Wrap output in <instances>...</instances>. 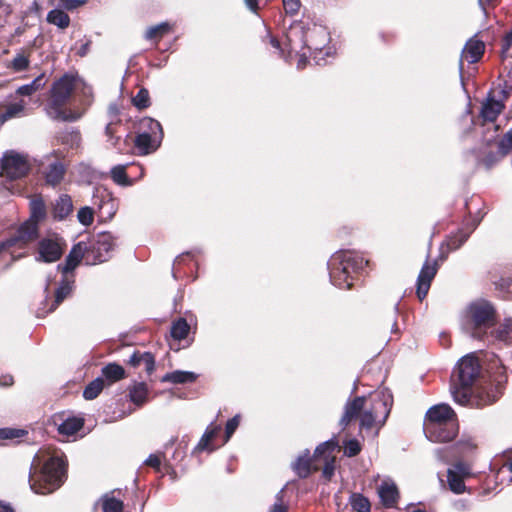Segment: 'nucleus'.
<instances>
[{
	"mask_svg": "<svg viewBox=\"0 0 512 512\" xmlns=\"http://www.w3.org/2000/svg\"><path fill=\"white\" fill-rule=\"evenodd\" d=\"M75 86V78L65 74L51 88V99L46 107L47 115L57 121L73 122L80 118L79 114L65 108Z\"/></svg>",
	"mask_w": 512,
	"mask_h": 512,
	"instance_id": "obj_5",
	"label": "nucleus"
},
{
	"mask_svg": "<svg viewBox=\"0 0 512 512\" xmlns=\"http://www.w3.org/2000/svg\"><path fill=\"white\" fill-rule=\"evenodd\" d=\"M26 432L21 429L2 428L0 429V440L20 438Z\"/></svg>",
	"mask_w": 512,
	"mask_h": 512,
	"instance_id": "obj_48",
	"label": "nucleus"
},
{
	"mask_svg": "<svg viewBox=\"0 0 512 512\" xmlns=\"http://www.w3.org/2000/svg\"><path fill=\"white\" fill-rule=\"evenodd\" d=\"M458 432V425L456 421H448V423L440 424L436 437L426 435L427 439L431 442H448L454 439Z\"/></svg>",
	"mask_w": 512,
	"mask_h": 512,
	"instance_id": "obj_22",
	"label": "nucleus"
},
{
	"mask_svg": "<svg viewBox=\"0 0 512 512\" xmlns=\"http://www.w3.org/2000/svg\"><path fill=\"white\" fill-rule=\"evenodd\" d=\"M448 471H455L456 475H461L463 478L470 475L469 466L464 463H457L453 466V468L448 469Z\"/></svg>",
	"mask_w": 512,
	"mask_h": 512,
	"instance_id": "obj_61",
	"label": "nucleus"
},
{
	"mask_svg": "<svg viewBox=\"0 0 512 512\" xmlns=\"http://www.w3.org/2000/svg\"><path fill=\"white\" fill-rule=\"evenodd\" d=\"M88 248L87 264L95 265L109 259L114 247V239L110 233H100L86 242Z\"/></svg>",
	"mask_w": 512,
	"mask_h": 512,
	"instance_id": "obj_9",
	"label": "nucleus"
},
{
	"mask_svg": "<svg viewBox=\"0 0 512 512\" xmlns=\"http://www.w3.org/2000/svg\"><path fill=\"white\" fill-rule=\"evenodd\" d=\"M87 249L86 242L83 241L74 245L66 257L65 264L59 265L58 269H61L63 274H67L73 271L82 259L87 263Z\"/></svg>",
	"mask_w": 512,
	"mask_h": 512,
	"instance_id": "obj_16",
	"label": "nucleus"
},
{
	"mask_svg": "<svg viewBox=\"0 0 512 512\" xmlns=\"http://www.w3.org/2000/svg\"><path fill=\"white\" fill-rule=\"evenodd\" d=\"M170 30V25L167 22H162L155 26L149 27L145 32V39L159 40Z\"/></svg>",
	"mask_w": 512,
	"mask_h": 512,
	"instance_id": "obj_40",
	"label": "nucleus"
},
{
	"mask_svg": "<svg viewBox=\"0 0 512 512\" xmlns=\"http://www.w3.org/2000/svg\"><path fill=\"white\" fill-rule=\"evenodd\" d=\"M512 149V137L506 133L499 142V152L502 156L506 155Z\"/></svg>",
	"mask_w": 512,
	"mask_h": 512,
	"instance_id": "obj_57",
	"label": "nucleus"
},
{
	"mask_svg": "<svg viewBox=\"0 0 512 512\" xmlns=\"http://www.w3.org/2000/svg\"><path fill=\"white\" fill-rule=\"evenodd\" d=\"M368 261L352 251H338L334 253L329 262V275L333 285L349 289L352 286V274L362 270Z\"/></svg>",
	"mask_w": 512,
	"mask_h": 512,
	"instance_id": "obj_4",
	"label": "nucleus"
},
{
	"mask_svg": "<svg viewBox=\"0 0 512 512\" xmlns=\"http://www.w3.org/2000/svg\"><path fill=\"white\" fill-rule=\"evenodd\" d=\"M148 390L144 383H136L129 389L130 400L137 406L146 402Z\"/></svg>",
	"mask_w": 512,
	"mask_h": 512,
	"instance_id": "obj_36",
	"label": "nucleus"
},
{
	"mask_svg": "<svg viewBox=\"0 0 512 512\" xmlns=\"http://www.w3.org/2000/svg\"><path fill=\"white\" fill-rule=\"evenodd\" d=\"M480 371L481 366L476 355L469 353L458 361L453 373V382L458 381L460 385L472 386Z\"/></svg>",
	"mask_w": 512,
	"mask_h": 512,
	"instance_id": "obj_10",
	"label": "nucleus"
},
{
	"mask_svg": "<svg viewBox=\"0 0 512 512\" xmlns=\"http://www.w3.org/2000/svg\"><path fill=\"white\" fill-rule=\"evenodd\" d=\"M282 493V490L278 492L277 502L271 507V509L268 512H287L288 507L283 503Z\"/></svg>",
	"mask_w": 512,
	"mask_h": 512,
	"instance_id": "obj_59",
	"label": "nucleus"
},
{
	"mask_svg": "<svg viewBox=\"0 0 512 512\" xmlns=\"http://www.w3.org/2000/svg\"><path fill=\"white\" fill-rule=\"evenodd\" d=\"M292 469L300 478H307L311 473L310 452L306 449L303 454L299 455L292 463Z\"/></svg>",
	"mask_w": 512,
	"mask_h": 512,
	"instance_id": "obj_24",
	"label": "nucleus"
},
{
	"mask_svg": "<svg viewBox=\"0 0 512 512\" xmlns=\"http://www.w3.org/2000/svg\"><path fill=\"white\" fill-rule=\"evenodd\" d=\"M104 388V381L102 378L98 377L91 381L84 389L83 391V397L86 400H93L95 399L100 392Z\"/></svg>",
	"mask_w": 512,
	"mask_h": 512,
	"instance_id": "obj_39",
	"label": "nucleus"
},
{
	"mask_svg": "<svg viewBox=\"0 0 512 512\" xmlns=\"http://www.w3.org/2000/svg\"><path fill=\"white\" fill-rule=\"evenodd\" d=\"M197 375L190 371L175 370L165 374L161 381L173 384L192 383L196 380Z\"/></svg>",
	"mask_w": 512,
	"mask_h": 512,
	"instance_id": "obj_26",
	"label": "nucleus"
},
{
	"mask_svg": "<svg viewBox=\"0 0 512 512\" xmlns=\"http://www.w3.org/2000/svg\"><path fill=\"white\" fill-rule=\"evenodd\" d=\"M83 419L77 417H69L58 425V432L61 435L71 436L83 427Z\"/></svg>",
	"mask_w": 512,
	"mask_h": 512,
	"instance_id": "obj_29",
	"label": "nucleus"
},
{
	"mask_svg": "<svg viewBox=\"0 0 512 512\" xmlns=\"http://www.w3.org/2000/svg\"><path fill=\"white\" fill-rule=\"evenodd\" d=\"M458 447L461 452H468L476 448V444L474 443L473 439L468 437L461 439L458 442Z\"/></svg>",
	"mask_w": 512,
	"mask_h": 512,
	"instance_id": "obj_60",
	"label": "nucleus"
},
{
	"mask_svg": "<svg viewBox=\"0 0 512 512\" xmlns=\"http://www.w3.org/2000/svg\"><path fill=\"white\" fill-rule=\"evenodd\" d=\"M66 477L64 453L50 447L41 448L31 464L29 483L37 494H48L58 489Z\"/></svg>",
	"mask_w": 512,
	"mask_h": 512,
	"instance_id": "obj_2",
	"label": "nucleus"
},
{
	"mask_svg": "<svg viewBox=\"0 0 512 512\" xmlns=\"http://www.w3.org/2000/svg\"><path fill=\"white\" fill-rule=\"evenodd\" d=\"M470 231H459L456 235L451 236L447 240V248L449 251H454L460 248L468 239Z\"/></svg>",
	"mask_w": 512,
	"mask_h": 512,
	"instance_id": "obj_45",
	"label": "nucleus"
},
{
	"mask_svg": "<svg viewBox=\"0 0 512 512\" xmlns=\"http://www.w3.org/2000/svg\"><path fill=\"white\" fill-rule=\"evenodd\" d=\"M163 458H165V454L163 452L156 453V454H150L147 457V459L144 461V463L147 466H150V467L154 468L155 470L159 471Z\"/></svg>",
	"mask_w": 512,
	"mask_h": 512,
	"instance_id": "obj_49",
	"label": "nucleus"
},
{
	"mask_svg": "<svg viewBox=\"0 0 512 512\" xmlns=\"http://www.w3.org/2000/svg\"><path fill=\"white\" fill-rule=\"evenodd\" d=\"M189 332L190 325L185 318H179L172 323L170 333L173 339L183 340L188 336Z\"/></svg>",
	"mask_w": 512,
	"mask_h": 512,
	"instance_id": "obj_35",
	"label": "nucleus"
},
{
	"mask_svg": "<svg viewBox=\"0 0 512 512\" xmlns=\"http://www.w3.org/2000/svg\"><path fill=\"white\" fill-rule=\"evenodd\" d=\"M504 107L505 105L502 100H496L488 96L486 101L482 104L481 116L485 121L493 122L503 111Z\"/></svg>",
	"mask_w": 512,
	"mask_h": 512,
	"instance_id": "obj_21",
	"label": "nucleus"
},
{
	"mask_svg": "<svg viewBox=\"0 0 512 512\" xmlns=\"http://www.w3.org/2000/svg\"><path fill=\"white\" fill-rule=\"evenodd\" d=\"M245 7L254 15H259V11L265 4L264 0H243Z\"/></svg>",
	"mask_w": 512,
	"mask_h": 512,
	"instance_id": "obj_51",
	"label": "nucleus"
},
{
	"mask_svg": "<svg viewBox=\"0 0 512 512\" xmlns=\"http://www.w3.org/2000/svg\"><path fill=\"white\" fill-rule=\"evenodd\" d=\"M495 318V309L490 302L478 299L471 302L465 311L464 329L472 337L481 336V330L486 329L493 324Z\"/></svg>",
	"mask_w": 512,
	"mask_h": 512,
	"instance_id": "obj_7",
	"label": "nucleus"
},
{
	"mask_svg": "<svg viewBox=\"0 0 512 512\" xmlns=\"http://www.w3.org/2000/svg\"><path fill=\"white\" fill-rule=\"evenodd\" d=\"M511 46H512V30L509 31L503 39L502 49H501L502 55H506V53L511 48Z\"/></svg>",
	"mask_w": 512,
	"mask_h": 512,
	"instance_id": "obj_62",
	"label": "nucleus"
},
{
	"mask_svg": "<svg viewBox=\"0 0 512 512\" xmlns=\"http://www.w3.org/2000/svg\"><path fill=\"white\" fill-rule=\"evenodd\" d=\"M46 84L45 74H41L36 77L31 83L20 86L16 90V94L21 96H29L36 91L42 89Z\"/></svg>",
	"mask_w": 512,
	"mask_h": 512,
	"instance_id": "obj_33",
	"label": "nucleus"
},
{
	"mask_svg": "<svg viewBox=\"0 0 512 512\" xmlns=\"http://www.w3.org/2000/svg\"><path fill=\"white\" fill-rule=\"evenodd\" d=\"M38 236V226L33 221L23 223L14 235L8 238L11 247L23 248L28 243L36 240Z\"/></svg>",
	"mask_w": 512,
	"mask_h": 512,
	"instance_id": "obj_14",
	"label": "nucleus"
},
{
	"mask_svg": "<svg viewBox=\"0 0 512 512\" xmlns=\"http://www.w3.org/2000/svg\"><path fill=\"white\" fill-rule=\"evenodd\" d=\"M46 20L49 24L60 29H66L70 25L69 15L61 9H53L48 12Z\"/></svg>",
	"mask_w": 512,
	"mask_h": 512,
	"instance_id": "obj_31",
	"label": "nucleus"
},
{
	"mask_svg": "<svg viewBox=\"0 0 512 512\" xmlns=\"http://www.w3.org/2000/svg\"><path fill=\"white\" fill-rule=\"evenodd\" d=\"M102 375L113 383L122 379L125 375V371L122 366L116 363H110L102 368Z\"/></svg>",
	"mask_w": 512,
	"mask_h": 512,
	"instance_id": "obj_38",
	"label": "nucleus"
},
{
	"mask_svg": "<svg viewBox=\"0 0 512 512\" xmlns=\"http://www.w3.org/2000/svg\"><path fill=\"white\" fill-rule=\"evenodd\" d=\"M74 286V280L65 276L59 286L56 288L54 293V299L48 312H53L72 292Z\"/></svg>",
	"mask_w": 512,
	"mask_h": 512,
	"instance_id": "obj_20",
	"label": "nucleus"
},
{
	"mask_svg": "<svg viewBox=\"0 0 512 512\" xmlns=\"http://www.w3.org/2000/svg\"><path fill=\"white\" fill-rule=\"evenodd\" d=\"M105 134L108 136L109 141L113 147H116L119 141V138H114V127L112 123L107 124L105 128Z\"/></svg>",
	"mask_w": 512,
	"mask_h": 512,
	"instance_id": "obj_63",
	"label": "nucleus"
},
{
	"mask_svg": "<svg viewBox=\"0 0 512 512\" xmlns=\"http://www.w3.org/2000/svg\"><path fill=\"white\" fill-rule=\"evenodd\" d=\"M494 340L505 344L512 342V318H507L504 322L492 332Z\"/></svg>",
	"mask_w": 512,
	"mask_h": 512,
	"instance_id": "obj_28",
	"label": "nucleus"
},
{
	"mask_svg": "<svg viewBox=\"0 0 512 512\" xmlns=\"http://www.w3.org/2000/svg\"><path fill=\"white\" fill-rule=\"evenodd\" d=\"M88 0H59V4L66 10H74L87 3Z\"/></svg>",
	"mask_w": 512,
	"mask_h": 512,
	"instance_id": "obj_54",
	"label": "nucleus"
},
{
	"mask_svg": "<svg viewBox=\"0 0 512 512\" xmlns=\"http://www.w3.org/2000/svg\"><path fill=\"white\" fill-rule=\"evenodd\" d=\"M350 505L355 512H370L371 510L369 500L359 493H353L350 496Z\"/></svg>",
	"mask_w": 512,
	"mask_h": 512,
	"instance_id": "obj_41",
	"label": "nucleus"
},
{
	"mask_svg": "<svg viewBox=\"0 0 512 512\" xmlns=\"http://www.w3.org/2000/svg\"><path fill=\"white\" fill-rule=\"evenodd\" d=\"M46 216V207L41 197H34L30 201V219L38 226V222Z\"/></svg>",
	"mask_w": 512,
	"mask_h": 512,
	"instance_id": "obj_32",
	"label": "nucleus"
},
{
	"mask_svg": "<svg viewBox=\"0 0 512 512\" xmlns=\"http://www.w3.org/2000/svg\"><path fill=\"white\" fill-rule=\"evenodd\" d=\"M360 451L361 446L356 439H351L345 443L344 453L348 457L356 456Z\"/></svg>",
	"mask_w": 512,
	"mask_h": 512,
	"instance_id": "obj_50",
	"label": "nucleus"
},
{
	"mask_svg": "<svg viewBox=\"0 0 512 512\" xmlns=\"http://www.w3.org/2000/svg\"><path fill=\"white\" fill-rule=\"evenodd\" d=\"M285 12L294 15L299 11L300 0H282Z\"/></svg>",
	"mask_w": 512,
	"mask_h": 512,
	"instance_id": "obj_55",
	"label": "nucleus"
},
{
	"mask_svg": "<svg viewBox=\"0 0 512 512\" xmlns=\"http://www.w3.org/2000/svg\"><path fill=\"white\" fill-rule=\"evenodd\" d=\"M451 394L456 403L466 405L471 396V386H463L454 381L451 385Z\"/></svg>",
	"mask_w": 512,
	"mask_h": 512,
	"instance_id": "obj_30",
	"label": "nucleus"
},
{
	"mask_svg": "<svg viewBox=\"0 0 512 512\" xmlns=\"http://www.w3.org/2000/svg\"><path fill=\"white\" fill-rule=\"evenodd\" d=\"M72 201L68 195H61L54 206V216L64 219L72 211Z\"/></svg>",
	"mask_w": 512,
	"mask_h": 512,
	"instance_id": "obj_37",
	"label": "nucleus"
},
{
	"mask_svg": "<svg viewBox=\"0 0 512 512\" xmlns=\"http://www.w3.org/2000/svg\"><path fill=\"white\" fill-rule=\"evenodd\" d=\"M141 354L140 352H134L130 358H129V361L128 363L133 366V367H139L140 365H142V357H141Z\"/></svg>",
	"mask_w": 512,
	"mask_h": 512,
	"instance_id": "obj_64",
	"label": "nucleus"
},
{
	"mask_svg": "<svg viewBox=\"0 0 512 512\" xmlns=\"http://www.w3.org/2000/svg\"><path fill=\"white\" fill-rule=\"evenodd\" d=\"M392 402V394L386 388L377 390L367 397H356L346 403L340 425L345 428L351 420L358 418L362 429L380 428L390 413Z\"/></svg>",
	"mask_w": 512,
	"mask_h": 512,
	"instance_id": "obj_1",
	"label": "nucleus"
},
{
	"mask_svg": "<svg viewBox=\"0 0 512 512\" xmlns=\"http://www.w3.org/2000/svg\"><path fill=\"white\" fill-rule=\"evenodd\" d=\"M142 364L145 367V370L148 374H151L155 368V359L154 356L150 352H144L141 354Z\"/></svg>",
	"mask_w": 512,
	"mask_h": 512,
	"instance_id": "obj_52",
	"label": "nucleus"
},
{
	"mask_svg": "<svg viewBox=\"0 0 512 512\" xmlns=\"http://www.w3.org/2000/svg\"><path fill=\"white\" fill-rule=\"evenodd\" d=\"M484 50L485 45L481 40L475 38L469 39L461 53L460 70H462V64L464 61L469 64L479 61L484 53Z\"/></svg>",
	"mask_w": 512,
	"mask_h": 512,
	"instance_id": "obj_17",
	"label": "nucleus"
},
{
	"mask_svg": "<svg viewBox=\"0 0 512 512\" xmlns=\"http://www.w3.org/2000/svg\"><path fill=\"white\" fill-rule=\"evenodd\" d=\"M63 143L69 145L71 148H78L81 141V136L79 132H71L69 133L63 140Z\"/></svg>",
	"mask_w": 512,
	"mask_h": 512,
	"instance_id": "obj_53",
	"label": "nucleus"
},
{
	"mask_svg": "<svg viewBox=\"0 0 512 512\" xmlns=\"http://www.w3.org/2000/svg\"><path fill=\"white\" fill-rule=\"evenodd\" d=\"M337 446V441L330 439L318 445L314 452L313 459L315 462L323 463L322 474L328 480L334 475L335 456L333 455V452Z\"/></svg>",
	"mask_w": 512,
	"mask_h": 512,
	"instance_id": "obj_13",
	"label": "nucleus"
},
{
	"mask_svg": "<svg viewBox=\"0 0 512 512\" xmlns=\"http://www.w3.org/2000/svg\"><path fill=\"white\" fill-rule=\"evenodd\" d=\"M110 175L112 180L121 186L130 185L131 182L126 174V165H116L111 168Z\"/></svg>",
	"mask_w": 512,
	"mask_h": 512,
	"instance_id": "obj_43",
	"label": "nucleus"
},
{
	"mask_svg": "<svg viewBox=\"0 0 512 512\" xmlns=\"http://www.w3.org/2000/svg\"><path fill=\"white\" fill-rule=\"evenodd\" d=\"M437 273V264L436 262L429 263L426 261L420 270V273L417 278V296L419 300H423L430 288L431 281L435 277Z\"/></svg>",
	"mask_w": 512,
	"mask_h": 512,
	"instance_id": "obj_15",
	"label": "nucleus"
},
{
	"mask_svg": "<svg viewBox=\"0 0 512 512\" xmlns=\"http://www.w3.org/2000/svg\"><path fill=\"white\" fill-rule=\"evenodd\" d=\"M64 251V243L62 240L53 235L43 238L38 243V255L36 261L52 263L59 260Z\"/></svg>",
	"mask_w": 512,
	"mask_h": 512,
	"instance_id": "obj_12",
	"label": "nucleus"
},
{
	"mask_svg": "<svg viewBox=\"0 0 512 512\" xmlns=\"http://www.w3.org/2000/svg\"><path fill=\"white\" fill-rule=\"evenodd\" d=\"M30 60L28 55L23 52L17 53L10 62L9 67L15 72H21L29 67Z\"/></svg>",
	"mask_w": 512,
	"mask_h": 512,
	"instance_id": "obj_44",
	"label": "nucleus"
},
{
	"mask_svg": "<svg viewBox=\"0 0 512 512\" xmlns=\"http://www.w3.org/2000/svg\"><path fill=\"white\" fill-rule=\"evenodd\" d=\"M100 197L104 199V204L99 207L98 215L102 220H110L117 211L116 200L112 197L110 192H102Z\"/></svg>",
	"mask_w": 512,
	"mask_h": 512,
	"instance_id": "obj_25",
	"label": "nucleus"
},
{
	"mask_svg": "<svg viewBox=\"0 0 512 512\" xmlns=\"http://www.w3.org/2000/svg\"><path fill=\"white\" fill-rule=\"evenodd\" d=\"M133 105L142 110L150 106L149 91L145 88H141L138 93L132 99Z\"/></svg>",
	"mask_w": 512,
	"mask_h": 512,
	"instance_id": "obj_46",
	"label": "nucleus"
},
{
	"mask_svg": "<svg viewBox=\"0 0 512 512\" xmlns=\"http://www.w3.org/2000/svg\"><path fill=\"white\" fill-rule=\"evenodd\" d=\"M164 138L162 125L152 117H143L136 124L135 147L140 155H148L155 152Z\"/></svg>",
	"mask_w": 512,
	"mask_h": 512,
	"instance_id": "obj_6",
	"label": "nucleus"
},
{
	"mask_svg": "<svg viewBox=\"0 0 512 512\" xmlns=\"http://www.w3.org/2000/svg\"><path fill=\"white\" fill-rule=\"evenodd\" d=\"M447 482L450 490L455 494H461L466 489L464 478L461 475H456L455 471L447 472Z\"/></svg>",
	"mask_w": 512,
	"mask_h": 512,
	"instance_id": "obj_42",
	"label": "nucleus"
},
{
	"mask_svg": "<svg viewBox=\"0 0 512 512\" xmlns=\"http://www.w3.org/2000/svg\"><path fill=\"white\" fill-rule=\"evenodd\" d=\"M99 503L101 504L102 512H122L124 508L123 502L111 494L103 495Z\"/></svg>",
	"mask_w": 512,
	"mask_h": 512,
	"instance_id": "obj_34",
	"label": "nucleus"
},
{
	"mask_svg": "<svg viewBox=\"0 0 512 512\" xmlns=\"http://www.w3.org/2000/svg\"><path fill=\"white\" fill-rule=\"evenodd\" d=\"M240 423V415L234 416L232 419L226 422V442L229 440L231 435L234 433Z\"/></svg>",
	"mask_w": 512,
	"mask_h": 512,
	"instance_id": "obj_56",
	"label": "nucleus"
},
{
	"mask_svg": "<svg viewBox=\"0 0 512 512\" xmlns=\"http://www.w3.org/2000/svg\"><path fill=\"white\" fill-rule=\"evenodd\" d=\"M26 102L24 100H19L17 102L9 103L5 105L4 111L2 112L0 118L3 122L13 119L19 118L25 115Z\"/></svg>",
	"mask_w": 512,
	"mask_h": 512,
	"instance_id": "obj_27",
	"label": "nucleus"
},
{
	"mask_svg": "<svg viewBox=\"0 0 512 512\" xmlns=\"http://www.w3.org/2000/svg\"><path fill=\"white\" fill-rule=\"evenodd\" d=\"M93 214V208L85 206L78 211L77 218L82 225L89 226L93 223Z\"/></svg>",
	"mask_w": 512,
	"mask_h": 512,
	"instance_id": "obj_47",
	"label": "nucleus"
},
{
	"mask_svg": "<svg viewBox=\"0 0 512 512\" xmlns=\"http://www.w3.org/2000/svg\"><path fill=\"white\" fill-rule=\"evenodd\" d=\"M378 495L381 503L387 507H394L399 498V492L396 484L391 480H384L378 487Z\"/></svg>",
	"mask_w": 512,
	"mask_h": 512,
	"instance_id": "obj_18",
	"label": "nucleus"
},
{
	"mask_svg": "<svg viewBox=\"0 0 512 512\" xmlns=\"http://www.w3.org/2000/svg\"><path fill=\"white\" fill-rule=\"evenodd\" d=\"M448 421H456L455 413L447 404H439L431 407L424 420V433L436 437L439 425L448 423Z\"/></svg>",
	"mask_w": 512,
	"mask_h": 512,
	"instance_id": "obj_11",
	"label": "nucleus"
},
{
	"mask_svg": "<svg viewBox=\"0 0 512 512\" xmlns=\"http://www.w3.org/2000/svg\"><path fill=\"white\" fill-rule=\"evenodd\" d=\"M102 192H108L105 188H96L93 197H92V203H93V210L96 209L99 210V207L104 204V199H102L100 196L102 195Z\"/></svg>",
	"mask_w": 512,
	"mask_h": 512,
	"instance_id": "obj_58",
	"label": "nucleus"
},
{
	"mask_svg": "<svg viewBox=\"0 0 512 512\" xmlns=\"http://www.w3.org/2000/svg\"><path fill=\"white\" fill-rule=\"evenodd\" d=\"M220 428L216 426H209L203 436L201 437L200 441L196 445V447L193 450V454H197L200 452H211L213 451L218 445L216 443V438L219 435Z\"/></svg>",
	"mask_w": 512,
	"mask_h": 512,
	"instance_id": "obj_19",
	"label": "nucleus"
},
{
	"mask_svg": "<svg viewBox=\"0 0 512 512\" xmlns=\"http://www.w3.org/2000/svg\"><path fill=\"white\" fill-rule=\"evenodd\" d=\"M286 39L289 46V53L297 51L299 48L306 47L311 51L317 65L325 64V56L331 54V48H326V44L329 41V33L326 28L321 25L314 24L305 29L301 23H296L289 28Z\"/></svg>",
	"mask_w": 512,
	"mask_h": 512,
	"instance_id": "obj_3",
	"label": "nucleus"
},
{
	"mask_svg": "<svg viewBox=\"0 0 512 512\" xmlns=\"http://www.w3.org/2000/svg\"><path fill=\"white\" fill-rule=\"evenodd\" d=\"M31 169L27 155L16 151H7L1 159L0 176L8 180H17L25 177Z\"/></svg>",
	"mask_w": 512,
	"mask_h": 512,
	"instance_id": "obj_8",
	"label": "nucleus"
},
{
	"mask_svg": "<svg viewBox=\"0 0 512 512\" xmlns=\"http://www.w3.org/2000/svg\"><path fill=\"white\" fill-rule=\"evenodd\" d=\"M65 175V166L59 161L50 163L45 172V181L48 185H58Z\"/></svg>",
	"mask_w": 512,
	"mask_h": 512,
	"instance_id": "obj_23",
	"label": "nucleus"
}]
</instances>
